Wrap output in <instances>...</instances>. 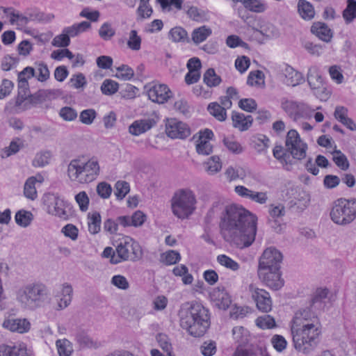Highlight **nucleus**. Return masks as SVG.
Here are the masks:
<instances>
[{"instance_id":"obj_54","label":"nucleus","mask_w":356,"mask_h":356,"mask_svg":"<svg viewBox=\"0 0 356 356\" xmlns=\"http://www.w3.org/2000/svg\"><path fill=\"white\" fill-rule=\"evenodd\" d=\"M238 106L246 112L252 113L257 109V104L252 98H245L240 99Z\"/></svg>"},{"instance_id":"obj_17","label":"nucleus","mask_w":356,"mask_h":356,"mask_svg":"<svg viewBox=\"0 0 356 356\" xmlns=\"http://www.w3.org/2000/svg\"><path fill=\"white\" fill-rule=\"evenodd\" d=\"M120 241L116 246L115 255L112 257V264H117L123 261L128 259L129 257V248L132 246L131 242L132 238L127 236H122V238H118Z\"/></svg>"},{"instance_id":"obj_26","label":"nucleus","mask_w":356,"mask_h":356,"mask_svg":"<svg viewBox=\"0 0 356 356\" xmlns=\"http://www.w3.org/2000/svg\"><path fill=\"white\" fill-rule=\"evenodd\" d=\"M284 75V81L288 86H296L303 79L302 74L290 66L285 67Z\"/></svg>"},{"instance_id":"obj_9","label":"nucleus","mask_w":356,"mask_h":356,"mask_svg":"<svg viewBox=\"0 0 356 356\" xmlns=\"http://www.w3.org/2000/svg\"><path fill=\"white\" fill-rule=\"evenodd\" d=\"M282 254L275 248H266L259 258L258 270H279Z\"/></svg>"},{"instance_id":"obj_55","label":"nucleus","mask_w":356,"mask_h":356,"mask_svg":"<svg viewBox=\"0 0 356 356\" xmlns=\"http://www.w3.org/2000/svg\"><path fill=\"white\" fill-rule=\"evenodd\" d=\"M224 145L234 154H240L243 152V147L237 141L230 138L223 139Z\"/></svg>"},{"instance_id":"obj_60","label":"nucleus","mask_w":356,"mask_h":356,"mask_svg":"<svg viewBox=\"0 0 356 356\" xmlns=\"http://www.w3.org/2000/svg\"><path fill=\"white\" fill-rule=\"evenodd\" d=\"M213 147L209 140H202L196 145V150L199 154L209 155L212 152Z\"/></svg>"},{"instance_id":"obj_49","label":"nucleus","mask_w":356,"mask_h":356,"mask_svg":"<svg viewBox=\"0 0 356 356\" xmlns=\"http://www.w3.org/2000/svg\"><path fill=\"white\" fill-rule=\"evenodd\" d=\"M51 154L49 152H43L35 155L33 165L35 167H44L49 163Z\"/></svg>"},{"instance_id":"obj_37","label":"nucleus","mask_w":356,"mask_h":356,"mask_svg":"<svg viewBox=\"0 0 356 356\" xmlns=\"http://www.w3.org/2000/svg\"><path fill=\"white\" fill-rule=\"evenodd\" d=\"M15 220L18 225L26 227L31 224L33 214L30 211L19 210L15 213Z\"/></svg>"},{"instance_id":"obj_29","label":"nucleus","mask_w":356,"mask_h":356,"mask_svg":"<svg viewBox=\"0 0 356 356\" xmlns=\"http://www.w3.org/2000/svg\"><path fill=\"white\" fill-rule=\"evenodd\" d=\"M212 31L210 28L202 26L193 30L192 33V40L195 44H199L210 36Z\"/></svg>"},{"instance_id":"obj_24","label":"nucleus","mask_w":356,"mask_h":356,"mask_svg":"<svg viewBox=\"0 0 356 356\" xmlns=\"http://www.w3.org/2000/svg\"><path fill=\"white\" fill-rule=\"evenodd\" d=\"M298 11L300 17L305 20H311L315 15L313 6L306 0H299L298 3Z\"/></svg>"},{"instance_id":"obj_62","label":"nucleus","mask_w":356,"mask_h":356,"mask_svg":"<svg viewBox=\"0 0 356 356\" xmlns=\"http://www.w3.org/2000/svg\"><path fill=\"white\" fill-rule=\"evenodd\" d=\"M99 34L102 39L107 40L115 35V31L110 24L104 23L100 27Z\"/></svg>"},{"instance_id":"obj_61","label":"nucleus","mask_w":356,"mask_h":356,"mask_svg":"<svg viewBox=\"0 0 356 356\" xmlns=\"http://www.w3.org/2000/svg\"><path fill=\"white\" fill-rule=\"evenodd\" d=\"M264 77V73L260 70L252 71L249 74L247 83L250 86H259L260 81H263Z\"/></svg>"},{"instance_id":"obj_18","label":"nucleus","mask_w":356,"mask_h":356,"mask_svg":"<svg viewBox=\"0 0 356 356\" xmlns=\"http://www.w3.org/2000/svg\"><path fill=\"white\" fill-rule=\"evenodd\" d=\"M234 191L239 196L250 199L260 204H266L268 200L267 193L253 191L243 186H236Z\"/></svg>"},{"instance_id":"obj_32","label":"nucleus","mask_w":356,"mask_h":356,"mask_svg":"<svg viewBox=\"0 0 356 356\" xmlns=\"http://www.w3.org/2000/svg\"><path fill=\"white\" fill-rule=\"evenodd\" d=\"M72 288L69 284H64L60 296H58V307L63 309L67 307L72 300Z\"/></svg>"},{"instance_id":"obj_39","label":"nucleus","mask_w":356,"mask_h":356,"mask_svg":"<svg viewBox=\"0 0 356 356\" xmlns=\"http://www.w3.org/2000/svg\"><path fill=\"white\" fill-rule=\"evenodd\" d=\"M181 259L180 254L176 250H168L161 254L160 261L165 265H173Z\"/></svg>"},{"instance_id":"obj_57","label":"nucleus","mask_w":356,"mask_h":356,"mask_svg":"<svg viewBox=\"0 0 356 356\" xmlns=\"http://www.w3.org/2000/svg\"><path fill=\"white\" fill-rule=\"evenodd\" d=\"M18 63V59L10 55L3 56L1 62V68L3 71H9L15 67Z\"/></svg>"},{"instance_id":"obj_33","label":"nucleus","mask_w":356,"mask_h":356,"mask_svg":"<svg viewBox=\"0 0 356 356\" xmlns=\"http://www.w3.org/2000/svg\"><path fill=\"white\" fill-rule=\"evenodd\" d=\"M211 115L215 117L219 121H225L227 118L225 107L217 102L210 103L207 108Z\"/></svg>"},{"instance_id":"obj_5","label":"nucleus","mask_w":356,"mask_h":356,"mask_svg":"<svg viewBox=\"0 0 356 356\" xmlns=\"http://www.w3.org/2000/svg\"><path fill=\"white\" fill-rule=\"evenodd\" d=\"M100 172V165L97 157L88 159H72L67 168V175L72 181L81 184H89L97 179Z\"/></svg>"},{"instance_id":"obj_30","label":"nucleus","mask_w":356,"mask_h":356,"mask_svg":"<svg viewBox=\"0 0 356 356\" xmlns=\"http://www.w3.org/2000/svg\"><path fill=\"white\" fill-rule=\"evenodd\" d=\"M204 83L209 88L218 86L222 81L213 68H209L203 75Z\"/></svg>"},{"instance_id":"obj_52","label":"nucleus","mask_w":356,"mask_h":356,"mask_svg":"<svg viewBox=\"0 0 356 356\" xmlns=\"http://www.w3.org/2000/svg\"><path fill=\"white\" fill-rule=\"evenodd\" d=\"M74 198L81 211H86L88 209L90 200L85 191L79 192Z\"/></svg>"},{"instance_id":"obj_8","label":"nucleus","mask_w":356,"mask_h":356,"mask_svg":"<svg viewBox=\"0 0 356 356\" xmlns=\"http://www.w3.org/2000/svg\"><path fill=\"white\" fill-rule=\"evenodd\" d=\"M47 289L40 283L28 284L17 292V299L25 306H38L47 296Z\"/></svg>"},{"instance_id":"obj_25","label":"nucleus","mask_w":356,"mask_h":356,"mask_svg":"<svg viewBox=\"0 0 356 356\" xmlns=\"http://www.w3.org/2000/svg\"><path fill=\"white\" fill-rule=\"evenodd\" d=\"M307 82L312 89L319 88L323 86V78L316 66L311 67L307 73Z\"/></svg>"},{"instance_id":"obj_1","label":"nucleus","mask_w":356,"mask_h":356,"mask_svg":"<svg viewBox=\"0 0 356 356\" xmlns=\"http://www.w3.org/2000/svg\"><path fill=\"white\" fill-rule=\"evenodd\" d=\"M328 293L326 288L317 289L308 304L295 312L291 322V332L294 348L298 352L309 354L317 346L321 334L318 316L326 306Z\"/></svg>"},{"instance_id":"obj_58","label":"nucleus","mask_w":356,"mask_h":356,"mask_svg":"<svg viewBox=\"0 0 356 356\" xmlns=\"http://www.w3.org/2000/svg\"><path fill=\"white\" fill-rule=\"evenodd\" d=\"M74 55L68 49L54 50L51 54V58L56 60H62L64 58L72 60Z\"/></svg>"},{"instance_id":"obj_28","label":"nucleus","mask_w":356,"mask_h":356,"mask_svg":"<svg viewBox=\"0 0 356 356\" xmlns=\"http://www.w3.org/2000/svg\"><path fill=\"white\" fill-rule=\"evenodd\" d=\"M101 216L99 212L89 213L88 215V231L92 234H97L101 229Z\"/></svg>"},{"instance_id":"obj_3","label":"nucleus","mask_w":356,"mask_h":356,"mask_svg":"<svg viewBox=\"0 0 356 356\" xmlns=\"http://www.w3.org/2000/svg\"><path fill=\"white\" fill-rule=\"evenodd\" d=\"M179 316L180 326L194 337L203 336L210 327L209 310L197 302L182 305Z\"/></svg>"},{"instance_id":"obj_11","label":"nucleus","mask_w":356,"mask_h":356,"mask_svg":"<svg viewBox=\"0 0 356 356\" xmlns=\"http://www.w3.org/2000/svg\"><path fill=\"white\" fill-rule=\"evenodd\" d=\"M248 289L257 309L265 313L270 312L272 309V300L269 293L253 284H250Z\"/></svg>"},{"instance_id":"obj_13","label":"nucleus","mask_w":356,"mask_h":356,"mask_svg":"<svg viewBox=\"0 0 356 356\" xmlns=\"http://www.w3.org/2000/svg\"><path fill=\"white\" fill-rule=\"evenodd\" d=\"M1 10L8 19L10 24L19 30L25 28L32 19V15L28 17L13 7H1Z\"/></svg>"},{"instance_id":"obj_40","label":"nucleus","mask_w":356,"mask_h":356,"mask_svg":"<svg viewBox=\"0 0 356 356\" xmlns=\"http://www.w3.org/2000/svg\"><path fill=\"white\" fill-rule=\"evenodd\" d=\"M168 35L170 39L174 42H184L188 38L186 31L180 26L171 29Z\"/></svg>"},{"instance_id":"obj_34","label":"nucleus","mask_w":356,"mask_h":356,"mask_svg":"<svg viewBox=\"0 0 356 356\" xmlns=\"http://www.w3.org/2000/svg\"><path fill=\"white\" fill-rule=\"evenodd\" d=\"M36 182V177H31L26 181L24 187V194L25 197L32 200L36 199L38 196L35 188Z\"/></svg>"},{"instance_id":"obj_48","label":"nucleus","mask_w":356,"mask_h":356,"mask_svg":"<svg viewBox=\"0 0 356 356\" xmlns=\"http://www.w3.org/2000/svg\"><path fill=\"white\" fill-rule=\"evenodd\" d=\"M156 339L160 347L168 356H172V347L169 337L165 334L160 333L156 336Z\"/></svg>"},{"instance_id":"obj_38","label":"nucleus","mask_w":356,"mask_h":356,"mask_svg":"<svg viewBox=\"0 0 356 356\" xmlns=\"http://www.w3.org/2000/svg\"><path fill=\"white\" fill-rule=\"evenodd\" d=\"M56 346L59 356H71L73 348L70 341L66 339H58L56 342Z\"/></svg>"},{"instance_id":"obj_2","label":"nucleus","mask_w":356,"mask_h":356,"mask_svg":"<svg viewBox=\"0 0 356 356\" xmlns=\"http://www.w3.org/2000/svg\"><path fill=\"white\" fill-rule=\"evenodd\" d=\"M257 220L256 216L242 207L227 206L220 222L221 234L239 248L249 247L255 239Z\"/></svg>"},{"instance_id":"obj_50","label":"nucleus","mask_w":356,"mask_h":356,"mask_svg":"<svg viewBox=\"0 0 356 356\" xmlns=\"http://www.w3.org/2000/svg\"><path fill=\"white\" fill-rule=\"evenodd\" d=\"M149 0H140L137 13L141 18L149 17L153 13L152 7L149 5Z\"/></svg>"},{"instance_id":"obj_19","label":"nucleus","mask_w":356,"mask_h":356,"mask_svg":"<svg viewBox=\"0 0 356 356\" xmlns=\"http://www.w3.org/2000/svg\"><path fill=\"white\" fill-rule=\"evenodd\" d=\"M71 211L70 205L59 197H55L52 206H49V213L58 218L67 220Z\"/></svg>"},{"instance_id":"obj_12","label":"nucleus","mask_w":356,"mask_h":356,"mask_svg":"<svg viewBox=\"0 0 356 356\" xmlns=\"http://www.w3.org/2000/svg\"><path fill=\"white\" fill-rule=\"evenodd\" d=\"M165 133L171 138L184 139L190 136L191 129L186 124L172 118L167 120Z\"/></svg>"},{"instance_id":"obj_16","label":"nucleus","mask_w":356,"mask_h":356,"mask_svg":"<svg viewBox=\"0 0 356 356\" xmlns=\"http://www.w3.org/2000/svg\"><path fill=\"white\" fill-rule=\"evenodd\" d=\"M209 298L213 305L220 309L226 310L229 307L232 300L223 286H218L209 293Z\"/></svg>"},{"instance_id":"obj_21","label":"nucleus","mask_w":356,"mask_h":356,"mask_svg":"<svg viewBox=\"0 0 356 356\" xmlns=\"http://www.w3.org/2000/svg\"><path fill=\"white\" fill-rule=\"evenodd\" d=\"M233 127L241 131L248 130L252 124L253 118L252 115H245L243 113L233 111L232 114Z\"/></svg>"},{"instance_id":"obj_44","label":"nucleus","mask_w":356,"mask_h":356,"mask_svg":"<svg viewBox=\"0 0 356 356\" xmlns=\"http://www.w3.org/2000/svg\"><path fill=\"white\" fill-rule=\"evenodd\" d=\"M256 324L261 329H272L276 327L274 318L268 314L258 317L256 320Z\"/></svg>"},{"instance_id":"obj_43","label":"nucleus","mask_w":356,"mask_h":356,"mask_svg":"<svg viewBox=\"0 0 356 356\" xmlns=\"http://www.w3.org/2000/svg\"><path fill=\"white\" fill-rule=\"evenodd\" d=\"M134 76V71L131 67L127 65H122L116 67L115 76L122 81L130 80Z\"/></svg>"},{"instance_id":"obj_35","label":"nucleus","mask_w":356,"mask_h":356,"mask_svg":"<svg viewBox=\"0 0 356 356\" xmlns=\"http://www.w3.org/2000/svg\"><path fill=\"white\" fill-rule=\"evenodd\" d=\"M332 154V160L338 168L343 171H346L349 168V161L343 153L340 150L335 149Z\"/></svg>"},{"instance_id":"obj_63","label":"nucleus","mask_w":356,"mask_h":356,"mask_svg":"<svg viewBox=\"0 0 356 356\" xmlns=\"http://www.w3.org/2000/svg\"><path fill=\"white\" fill-rule=\"evenodd\" d=\"M62 233H63L65 236L75 241L78 238L79 229L75 225L67 224L62 228Z\"/></svg>"},{"instance_id":"obj_36","label":"nucleus","mask_w":356,"mask_h":356,"mask_svg":"<svg viewBox=\"0 0 356 356\" xmlns=\"http://www.w3.org/2000/svg\"><path fill=\"white\" fill-rule=\"evenodd\" d=\"M346 24L351 23L356 18V1L347 0V6L342 13Z\"/></svg>"},{"instance_id":"obj_64","label":"nucleus","mask_w":356,"mask_h":356,"mask_svg":"<svg viewBox=\"0 0 356 356\" xmlns=\"http://www.w3.org/2000/svg\"><path fill=\"white\" fill-rule=\"evenodd\" d=\"M204 356H212L216 351V342L213 341H205L200 347Z\"/></svg>"},{"instance_id":"obj_14","label":"nucleus","mask_w":356,"mask_h":356,"mask_svg":"<svg viewBox=\"0 0 356 356\" xmlns=\"http://www.w3.org/2000/svg\"><path fill=\"white\" fill-rule=\"evenodd\" d=\"M34 76V70L31 67H25L18 74V95L16 104L20 105L22 102L26 99L29 96V83L28 79Z\"/></svg>"},{"instance_id":"obj_10","label":"nucleus","mask_w":356,"mask_h":356,"mask_svg":"<svg viewBox=\"0 0 356 356\" xmlns=\"http://www.w3.org/2000/svg\"><path fill=\"white\" fill-rule=\"evenodd\" d=\"M148 99L152 102L163 104L172 97L173 93L165 84L149 83L144 86Z\"/></svg>"},{"instance_id":"obj_7","label":"nucleus","mask_w":356,"mask_h":356,"mask_svg":"<svg viewBox=\"0 0 356 356\" xmlns=\"http://www.w3.org/2000/svg\"><path fill=\"white\" fill-rule=\"evenodd\" d=\"M196 199L190 190H181L172 198V209L173 213L179 218H186L195 209Z\"/></svg>"},{"instance_id":"obj_22","label":"nucleus","mask_w":356,"mask_h":356,"mask_svg":"<svg viewBox=\"0 0 356 356\" xmlns=\"http://www.w3.org/2000/svg\"><path fill=\"white\" fill-rule=\"evenodd\" d=\"M311 32L325 42H330L333 36L332 31L327 25L321 22L313 23Z\"/></svg>"},{"instance_id":"obj_4","label":"nucleus","mask_w":356,"mask_h":356,"mask_svg":"<svg viewBox=\"0 0 356 356\" xmlns=\"http://www.w3.org/2000/svg\"><path fill=\"white\" fill-rule=\"evenodd\" d=\"M286 149L277 145L273 149V156L282 164L283 168L292 170L293 165L306 157L307 145L304 143L297 131L291 129L288 131L285 141Z\"/></svg>"},{"instance_id":"obj_53","label":"nucleus","mask_w":356,"mask_h":356,"mask_svg":"<svg viewBox=\"0 0 356 356\" xmlns=\"http://www.w3.org/2000/svg\"><path fill=\"white\" fill-rule=\"evenodd\" d=\"M97 115L96 111L92 108L86 109L81 112L80 121L85 124H91Z\"/></svg>"},{"instance_id":"obj_15","label":"nucleus","mask_w":356,"mask_h":356,"mask_svg":"<svg viewBox=\"0 0 356 356\" xmlns=\"http://www.w3.org/2000/svg\"><path fill=\"white\" fill-rule=\"evenodd\" d=\"M257 274L261 282L273 290H279L284 285V281L281 279L280 270H258Z\"/></svg>"},{"instance_id":"obj_27","label":"nucleus","mask_w":356,"mask_h":356,"mask_svg":"<svg viewBox=\"0 0 356 356\" xmlns=\"http://www.w3.org/2000/svg\"><path fill=\"white\" fill-rule=\"evenodd\" d=\"M103 227L104 232L107 234H109L113 240H114L115 236H119V238H122V236H124L123 234L118 233L120 227L117 218H108L105 220L104 222Z\"/></svg>"},{"instance_id":"obj_42","label":"nucleus","mask_w":356,"mask_h":356,"mask_svg":"<svg viewBox=\"0 0 356 356\" xmlns=\"http://www.w3.org/2000/svg\"><path fill=\"white\" fill-rule=\"evenodd\" d=\"M130 191L129 183L124 181H118L115 185V195L117 200H123Z\"/></svg>"},{"instance_id":"obj_23","label":"nucleus","mask_w":356,"mask_h":356,"mask_svg":"<svg viewBox=\"0 0 356 356\" xmlns=\"http://www.w3.org/2000/svg\"><path fill=\"white\" fill-rule=\"evenodd\" d=\"M158 116L154 112L151 118L135 121V136L143 134L156 125Z\"/></svg>"},{"instance_id":"obj_20","label":"nucleus","mask_w":356,"mask_h":356,"mask_svg":"<svg viewBox=\"0 0 356 356\" xmlns=\"http://www.w3.org/2000/svg\"><path fill=\"white\" fill-rule=\"evenodd\" d=\"M3 326L11 332L25 333L30 330L31 323L26 318H8L3 321Z\"/></svg>"},{"instance_id":"obj_46","label":"nucleus","mask_w":356,"mask_h":356,"mask_svg":"<svg viewBox=\"0 0 356 356\" xmlns=\"http://www.w3.org/2000/svg\"><path fill=\"white\" fill-rule=\"evenodd\" d=\"M217 261L220 265L232 270L236 271L239 269V264L225 254L218 255Z\"/></svg>"},{"instance_id":"obj_56","label":"nucleus","mask_w":356,"mask_h":356,"mask_svg":"<svg viewBox=\"0 0 356 356\" xmlns=\"http://www.w3.org/2000/svg\"><path fill=\"white\" fill-rule=\"evenodd\" d=\"M297 102L285 101L282 103V109L289 115V116L294 120V117L296 115V111L298 108Z\"/></svg>"},{"instance_id":"obj_51","label":"nucleus","mask_w":356,"mask_h":356,"mask_svg":"<svg viewBox=\"0 0 356 356\" xmlns=\"http://www.w3.org/2000/svg\"><path fill=\"white\" fill-rule=\"evenodd\" d=\"M70 44V38L63 29L62 33L56 35L52 40V45L57 47H66Z\"/></svg>"},{"instance_id":"obj_41","label":"nucleus","mask_w":356,"mask_h":356,"mask_svg":"<svg viewBox=\"0 0 356 356\" xmlns=\"http://www.w3.org/2000/svg\"><path fill=\"white\" fill-rule=\"evenodd\" d=\"M71 88L79 90L83 89L87 85V80L83 74L79 72L72 76L69 81Z\"/></svg>"},{"instance_id":"obj_59","label":"nucleus","mask_w":356,"mask_h":356,"mask_svg":"<svg viewBox=\"0 0 356 356\" xmlns=\"http://www.w3.org/2000/svg\"><path fill=\"white\" fill-rule=\"evenodd\" d=\"M97 193L102 198L106 199L111 196L112 188L106 182H100L97 186Z\"/></svg>"},{"instance_id":"obj_31","label":"nucleus","mask_w":356,"mask_h":356,"mask_svg":"<svg viewBox=\"0 0 356 356\" xmlns=\"http://www.w3.org/2000/svg\"><path fill=\"white\" fill-rule=\"evenodd\" d=\"M204 166L206 172L209 175H214L220 171L222 163L218 156H212L204 163Z\"/></svg>"},{"instance_id":"obj_45","label":"nucleus","mask_w":356,"mask_h":356,"mask_svg":"<svg viewBox=\"0 0 356 356\" xmlns=\"http://www.w3.org/2000/svg\"><path fill=\"white\" fill-rule=\"evenodd\" d=\"M119 88V84L111 79H106L101 86V90L104 95H111L115 94Z\"/></svg>"},{"instance_id":"obj_6","label":"nucleus","mask_w":356,"mask_h":356,"mask_svg":"<svg viewBox=\"0 0 356 356\" xmlns=\"http://www.w3.org/2000/svg\"><path fill=\"white\" fill-rule=\"evenodd\" d=\"M332 220L340 225H346L356 218V199L340 198L336 200L330 211Z\"/></svg>"},{"instance_id":"obj_47","label":"nucleus","mask_w":356,"mask_h":356,"mask_svg":"<svg viewBox=\"0 0 356 356\" xmlns=\"http://www.w3.org/2000/svg\"><path fill=\"white\" fill-rule=\"evenodd\" d=\"M298 106L296 111V115L294 117V121H297L300 118H309L314 111V109L312 110L309 106L302 102H298Z\"/></svg>"}]
</instances>
